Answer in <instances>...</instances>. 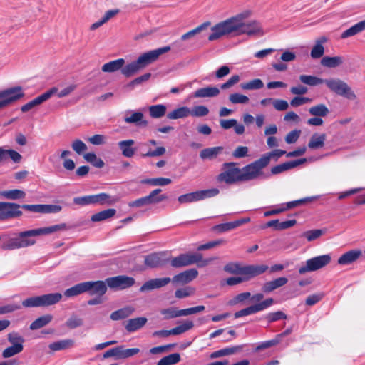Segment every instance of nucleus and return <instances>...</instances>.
I'll list each match as a JSON object with an SVG mask.
<instances>
[{
    "mask_svg": "<svg viewBox=\"0 0 365 365\" xmlns=\"http://www.w3.org/2000/svg\"><path fill=\"white\" fill-rule=\"evenodd\" d=\"M250 12L237 14L219 22L211 28L212 34L208 36L210 41L222 36H238L246 34L250 37H260L264 34L261 23L256 20L247 21Z\"/></svg>",
    "mask_w": 365,
    "mask_h": 365,
    "instance_id": "f257e3e1",
    "label": "nucleus"
},
{
    "mask_svg": "<svg viewBox=\"0 0 365 365\" xmlns=\"http://www.w3.org/2000/svg\"><path fill=\"white\" fill-rule=\"evenodd\" d=\"M66 227V224H60L47 227L22 231L16 237L9 238L3 242L1 249L4 250H14L28 247L36 243V237L49 235L56 231L64 230Z\"/></svg>",
    "mask_w": 365,
    "mask_h": 365,
    "instance_id": "f03ea898",
    "label": "nucleus"
},
{
    "mask_svg": "<svg viewBox=\"0 0 365 365\" xmlns=\"http://www.w3.org/2000/svg\"><path fill=\"white\" fill-rule=\"evenodd\" d=\"M222 167V171L217 176L218 182H225L231 185L237 182H247L259 178L253 162L242 169L237 167L236 163H225Z\"/></svg>",
    "mask_w": 365,
    "mask_h": 365,
    "instance_id": "7ed1b4c3",
    "label": "nucleus"
},
{
    "mask_svg": "<svg viewBox=\"0 0 365 365\" xmlns=\"http://www.w3.org/2000/svg\"><path fill=\"white\" fill-rule=\"evenodd\" d=\"M170 46H167L143 53L137 60L123 66L121 73L127 78H130L137 73L141 69L155 62L160 56L170 51Z\"/></svg>",
    "mask_w": 365,
    "mask_h": 365,
    "instance_id": "20e7f679",
    "label": "nucleus"
},
{
    "mask_svg": "<svg viewBox=\"0 0 365 365\" xmlns=\"http://www.w3.org/2000/svg\"><path fill=\"white\" fill-rule=\"evenodd\" d=\"M21 208L33 212L42 213V205H22L14 202H0V221L19 217L23 215Z\"/></svg>",
    "mask_w": 365,
    "mask_h": 365,
    "instance_id": "39448f33",
    "label": "nucleus"
},
{
    "mask_svg": "<svg viewBox=\"0 0 365 365\" xmlns=\"http://www.w3.org/2000/svg\"><path fill=\"white\" fill-rule=\"evenodd\" d=\"M62 299L61 293H50L40 296L29 297L22 302V306L26 308L45 307L58 303Z\"/></svg>",
    "mask_w": 365,
    "mask_h": 365,
    "instance_id": "423d86ee",
    "label": "nucleus"
},
{
    "mask_svg": "<svg viewBox=\"0 0 365 365\" xmlns=\"http://www.w3.org/2000/svg\"><path fill=\"white\" fill-rule=\"evenodd\" d=\"M324 83L328 88L336 94L343 96L349 100H355L356 94L351 87L344 81L339 78L324 79Z\"/></svg>",
    "mask_w": 365,
    "mask_h": 365,
    "instance_id": "0eeeda50",
    "label": "nucleus"
},
{
    "mask_svg": "<svg viewBox=\"0 0 365 365\" xmlns=\"http://www.w3.org/2000/svg\"><path fill=\"white\" fill-rule=\"evenodd\" d=\"M24 95L22 87L19 86L0 91V110L11 106Z\"/></svg>",
    "mask_w": 365,
    "mask_h": 365,
    "instance_id": "6e6552de",
    "label": "nucleus"
},
{
    "mask_svg": "<svg viewBox=\"0 0 365 365\" xmlns=\"http://www.w3.org/2000/svg\"><path fill=\"white\" fill-rule=\"evenodd\" d=\"M115 200L107 193L102 192L98 195H86L82 197H77L73 199V202L76 205L84 206L87 205H112Z\"/></svg>",
    "mask_w": 365,
    "mask_h": 365,
    "instance_id": "1a4fd4ad",
    "label": "nucleus"
},
{
    "mask_svg": "<svg viewBox=\"0 0 365 365\" xmlns=\"http://www.w3.org/2000/svg\"><path fill=\"white\" fill-rule=\"evenodd\" d=\"M220 191L217 188H212L205 190H198L187 194L182 195L178 197V200L180 204L190 203L205 198L215 197L219 194Z\"/></svg>",
    "mask_w": 365,
    "mask_h": 365,
    "instance_id": "9d476101",
    "label": "nucleus"
},
{
    "mask_svg": "<svg viewBox=\"0 0 365 365\" xmlns=\"http://www.w3.org/2000/svg\"><path fill=\"white\" fill-rule=\"evenodd\" d=\"M202 262L200 253L181 254L175 257H170L169 263L173 267L180 268Z\"/></svg>",
    "mask_w": 365,
    "mask_h": 365,
    "instance_id": "9b49d317",
    "label": "nucleus"
},
{
    "mask_svg": "<svg viewBox=\"0 0 365 365\" xmlns=\"http://www.w3.org/2000/svg\"><path fill=\"white\" fill-rule=\"evenodd\" d=\"M330 262L331 256L329 255L312 257L307 260L305 265L302 266L299 269V273L303 274L307 272L317 271L329 264Z\"/></svg>",
    "mask_w": 365,
    "mask_h": 365,
    "instance_id": "f8f14e48",
    "label": "nucleus"
},
{
    "mask_svg": "<svg viewBox=\"0 0 365 365\" xmlns=\"http://www.w3.org/2000/svg\"><path fill=\"white\" fill-rule=\"evenodd\" d=\"M284 154L287 155L286 151L280 149H276L271 152L264 154L260 158L255 160L253 163L256 168V170H257L259 178L263 176L264 173L262 170L269 164L272 158H274V160L277 161L280 157H282Z\"/></svg>",
    "mask_w": 365,
    "mask_h": 365,
    "instance_id": "ddd939ff",
    "label": "nucleus"
},
{
    "mask_svg": "<svg viewBox=\"0 0 365 365\" xmlns=\"http://www.w3.org/2000/svg\"><path fill=\"white\" fill-rule=\"evenodd\" d=\"M170 257L165 252H154L145 257L144 263L150 268L163 267L169 263Z\"/></svg>",
    "mask_w": 365,
    "mask_h": 365,
    "instance_id": "4468645a",
    "label": "nucleus"
},
{
    "mask_svg": "<svg viewBox=\"0 0 365 365\" xmlns=\"http://www.w3.org/2000/svg\"><path fill=\"white\" fill-rule=\"evenodd\" d=\"M107 285L111 289H125L131 287L135 284V280L133 277L126 275H119L109 277L106 279Z\"/></svg>",
    "mask_w": 365,
    "mask_h": 365,
    "instance_id": "2eb2a0df",
    "label": "nucleus"
},
{
    "mask_svg": "<svg viewBox=\"0 0 365 365\" xmlns=\"http://www.w3.org/2000/svg\"><path fill=\"white\" fill-rule=\"evenodd\" d=\"M58 89L56 87H53L38 97L35 98L32 101L28 102L21 106V110L23 113H26L29 110H31L34 107L41 105L46 101L48 100L53 94L57 93Z\"/></svg>",
    "mask_w": 365,
    "mask_h": 365,
    "instance_id": "dca6fc26",
    "label": "nucleus"
},
{
    "mask_svg": "<svg viewBox=\"0 0 365 365\" xmlns=\"http://www.w3.org/2000/svg\"><path fill=\"white\" fill-rule=\"evenodd\" d=\"M86 292L90 295H97L102 297L107 291L106 282L103 281L84 282Z\"/></svg>",
    "mask_w": 365,
    "mask_h": 365,
    "instance_id": "f3484780",
    "label": "nucleus"
},
{
    "mask_svg": "<svg viewBox=\"0 0 365 365\" xmlns=\"http://www.w3.org/2000/svg\"><path fill=\"white\" fill-rule=\"evenodd\" d=\"M172 282L170 277L155 278L145 282L140 288V292H149L163 287Z\"/></svg>",
    "mask_w": 365,
    "mask_h": 365,
    "instance_id": "a211bd4d",
    "label": "nucleus"
},
{
    "mask_svg": "<svg viewBox=\"0 0 365 365\" xmlns=\"http://www.w3.org/2000/svg\"><path fill=\"white\" fill-rule=\"evenodd\" d=\"M307 162L306 158H300L292 161H287L282 164L273 166L270 170L271 175H275L296 168Z\"/></svg>",
    "mask_w": 365,
    "mask_h": 365,
    "instance_id": "6ab92c4d",
    "label": "nucleus"
},
{
    "mask_svg": "<svg viewBox=\"0 0 365 365\" xmlns=\"http://www.w3.org/2000/svg\"><path fill=\"white\" fill-rule=\"evenodd\" d=\"M197 275L198 271L196 269H190L175 275L172 278V282L173 284H185L194 280Z\"/></svg>",
    "mask_w": 365,
    "mask_h": 365,
    "instance_id": "aec40b11",
    "label": "nucleus"
},
{
    "mask_svg": "<svg viewBox=\"0 0 365 365\" xmlns=\"http://www.w3.org/2000/svg\"><path fill=\"white\" fill-rule=\"evenodd\" d=\"M361 255L362 252L360 250H351L341 255L338 259L337 263L340 265L351 264Z\"/></svg>",
    "mask_w": 365,
    "mask_h": 365,
    "instance_id": "412c9836",
    "label": "nucleus"
},
{
    "mask_svg": "<svg viewBox=\"0 0 365 365\" xmlns=\"http://www.w3.org/2000/svg\"><path fill=\"white\" fill-rule=\"evenodd\" d=\"M269 269L265 264L247 265L244 266V275L247 277V281L250 279L264 273Z\"/></svg>",
    "mask_w": 365,
    "mask_h": 365,
    "instance_id": "4be33fe9",
    "label": "nucleus"
},
{
    "mask_svg": "<svg viewBox=\"0 0 365 365\" xmlns=\"http://www.w3.org/2000/svg\"><path fill=\"white\" fill-rule=\"evenodd\" d=\"M220 93V89L216 86H207L196 90L192 93L193 98H213L217 96Z\"/></svg>",
    "mask_w": 365,
    "mask_h": 365,
    "instance_id": "5701e85b",
    "label": "nucleus"
},
{
    "mask_svg": "<svg viewBox=\"0 0 365 365\" xmlns=\"http://www.w3.org/2000/svg\"><path fill=\"white\" fill-rule=\"evenodd\" d=\"M134 144L133 140L128 139L118 142V145L124 157L132 158L136 151V148L133 147Z\"/></svg>",
    "mask_w": 365,
    "mask_h": 365,
    "instance_id": "b1692460",
    "label": "nucleus"
},
{
    "mask_svg": "<svg viewBox=\"0 0 365 365\" xmlns=\"http://www.w3.org/2000/svg\"><path fill=\"white\" fill-rule=\"evenodd\" d=\"M288 282L287 278L284 277H279L274 280L265 282L262 287V291L264 293H269L274 290L283 287Z\"/></svg>",
    "mask_w": 365,
    "mask_h": 365,
    "instance_id": "393cba45",
    "label": "nucleus"
},
{
    "mask_svg": "<svg viewBox=\"0 0 365 365\" xmlns=\"http://www.w3.org/2000/svg\"><path fill=\"white\" fill-rule=\"evenodd\" d=\"M327 135L325 133H314L308 143V148L311 150H317L324 146Z\"/></svg>",
    "mask_w": 365,
    "mask_h": 365,
    "instance_id": "a878e982",
    "label": "nucleus"
},
{
    "mask_svg": "<svg viewBox=\"0 0 365 365\" xmlns=\"http://www.w3.org/2000/svg\"><path fill=\"white\" fill-rule=\"evenodd\" d=\"M147 318L144 317L130 319L126 322L125 328L129 333L134 332L141 329L147 323Z\"/></svg>",
    "mask_w": 365,
    "mask_h": 365,
    "instance_id": "bb28decb",
    "label": "nucleus"
},
{
    "mask_svg": "<svg viewBox=\"0 0 365 365\" xmlns=\"http://www.w3.org/2000/svg\"><path fill=\"white\" fill-rule=\"evenodd\" d=\"M365 31V19L353 25L349 29L343 31L341 34V38L345 39L354 36Z\"/></svg>",
    "mask_w": 365,
    "mask_h": 365,
    "instance_id": "cd10ccee",
    "label": "nucleus"
},
{
    "mask_svg": "<svg viewBox=\"0 0 365 365\" xmlns=\"http://www.w3.org/2000/svg\"><path fill=\"white\" fill-rule=\"evenodd\" d=\"M134 310V308L132 307H125L112 312L110 317L113 321L124 319L130 316Z\"/></svg>",
    "mask_w": 365,
    "mask_h": 365,
    "instance_id": "c85d7f7f",
    "label": "nucleus"
},
{
    "mask_svg": "<svg viewBox=\"0 0 365 365\" xmlns=\"http://www.w3.org/2000/svg\"><path fill=\"white\" fill-rule=\"evenodd\" d=\"M53 319V316L50 314H47L45 315H43L41 317H39L36 319H35L31 324H30V329L31 330H36L38 329H41L45 326H46L48 324H49Z\"/></svg>",
    "mask_w": 365,
    "mask_h": 365,
    "instance_id": "c756f323",
    "label": "nucleus"
},
{
    "mask_svg": "<svg viewBox=\"0 0 365 365\" xmlns=\"http://www.w3.org/2000/svg\"><path fill=\"white\" fill-rule=\"evenodd\" d=\"M125 64V60L123 58H118L105 63L102 66V71L103 72L112 73L118 70H122L123 66Z\"/></svg>",
    "mask_w": 365,
    "mask_h": 365,
    "instance_id": "7c9ffc66",
    "label": "nucleus"
},
{
    "mask_svg": "<svg viewBox=\"0 0 365 365\" xmlns=\"http://www.w3.org/2000/svg\"><path fill=\"white\" fill-rule=\"evenodd\" d=\"M190 108L187 106H182L167 114V118L170 120L185 118L190 115Z\"/></svg>",
    "mask_w": 365,
    "mask_h": 365,
    "instance_id": "2f4dec72",
    "label": "nucleus"
},
{
    "mask_svg": "<svg viewBox=\"0 0 365 365\" xmlns=\"http://www.w3.org/2000/svg\"><path fill=\"white\" fill-rule=\"evenodd\" d=\"M242 349V346H232V347H227V348L220 349V350L212 352L210 354V359H215V358H219V357H222L224 356L232 355V354H235L237 351H241Z\"/></svg>",
    "mask_w": 365,
    "mask_h": 365,
    "instance_id": "473e14b6",
    "label": "nucleus"
},
{
    "mask_svg": "<svg viewBox=\"0 0 365 365\" xmlns=\"http://www.w3.org/2000/svg\"><path fill=\"white\" fill-rule=\"evenodd\" d=\"M116 213V210L113 208H109L97 212L91 216L92 222H101L113 217Z\"/></svg>",
    "mask_w": 365,
    "mask_h": 365,
    "instance_id": "72a5a7b5",
    "label": "nucleus"
},
{
    "mask_svg": "<svg viewBox=\"0 0 365 365\" xmlns=\"http://www.w3.org/2000/svg\"><path fill=\"white\" fill-rule=\"evenodd\" d=\"M0 196L7 200H16L24 199L26 193L23 190L15 189L1 191Z\"/></svg>",
    "mask_w": 365,
    "mask_h": 365,
    "instance_id": "f704fd0d",
    "label": "nucleus"
},
{
    "mask_svg": "<svg viewBox=\"0 0 365 365\" xmlns=\"http://www.w3.org/2000/svg\"><path fill=\"white\" fill-rule=\"evenodd\" d=\"M222 150L223 148L221 146L205 148L200 152V157L202 160H211L216 158L222 151Z\"/></svg>",
    "mask_w": 365,
    "mask_h": 365,
    "instance_id": "c9c22d12",
    "label": "nucleus"
},
{
    "mask_svg": "<svg viewBox=\"0 0 365 365\" xmlns=\"http://www.w3.org/2000/svg\"><path fill=\"white\" fill-rule=\"evenodd\" d=\"M162 192V190L160 188L155 189L150 192V193L146 196L147 200L150 204L151 205H155L158 204L165 200H167L168 197L165 195H160V193Z\"/></svg>",
    "mask_w": 365,
    "mask_h": 365,
    "instance_id": "e433bc0d",
    "label": "nucleus"
},
{
    "mask_svg": "<svg viewBox=\"0 0 365 365\" xmlns=\"http://www.w3.org/2000/svg\"><path fill=\"white\" fill-rule=\"evenodd\" d=\"M343 63L341 56H324L321 60V64L327 68H336Z\"/></svg>",
    "mask_w": 365,
    "mask_h": 365,
    "instance_id": "4c0bfd02",
    "label": "nucleus"
},
{
    "mask_svg": "<svg viewBox=\"0 0 365 365\" xmlns=\"http://www.w3.org/2000/svg\"><path fill=\"white\" fill-rule=\"evenodd\" d=\"M210 25V21L204 22L203 24H200V26H197L194 29L184 34L181 36L182 41H187L190 39H192L194 38L197 34H200L202 31L205 30L206 28H207Z\"/></svg>",
    "mask_w": 365,
    "mask_h": 365,
    "instance_id": "58836bf2",
    "label": "nucleus"
},
{
    "mask_svg": "<svg viewBox=\"0 0 365 365\" xmlns=\"http://www.w3.org/2000/svg\"><path fill=\"white\" fill-rule=\"evenodd\" d=\"M73 341L72 339L60 340L49 344V349L53 351L63 350L71 348L73 346Z\"/></svg>",
    "mask_w": 365,
    "mask_h": 365,
    "instance_id": "ea45409f",
    "label": "nucleus"
},
{
    "mask_svg": "<svg viewBox=\"0 0 365 365\" xmlns=\"http://www.w3.org/2000/svg\"><path fill=\"white\" fill-rule=\"evenodd\" d=\"M309 113L313 116L325 117L329 114V110L324 104L321 103L309 108Z\"/></svg>",
    "mask_w": 365,
    "mask_h": 365,
    "instance_id": "a19ab883",
    "label": "nucleus"
},
{
    "mask_svg": "<svg viewBox=\"0 0 365 365\" xmlns=\"http://www.w3.org/2000/svg\"><path fill=\"white\" fill-rule=\"evenodd\" d=\"M150 115L153 118H160L166 113V106L163 104L151 106L148 108Z\"/></svg>",
    "mask_w": 365,
    "mask_h": 365,
    "instance_id": "79ce46f5",
    "label": "nucleus"
},
{
    "mask_svg": "<svg viewBox=\"0 0 365 365\" xmlns=\"http://www.w3.org/2000/svg\"><path fill=\"white\" fill-rule=\"evenodd\" d=\"M84 292H86L85 283L81 282L67 289L64 292V295L67 297H71L79 295Z\"/></svg>",
    "mask_w": 365,
    "mask_h": 365,
    "instance_id": "37998d69",
    "label": "nucleus"
},
{
    "mask_svg": "<svg viewBox=\"0 0 365 365\" xmlns=\"http://www.w3.org/2000/svg\"><path fill=\"white\" fill-rule=\"evenodd\" d=\"M143 114L140 112H134L130 116H126L124 119L127 123H136L146 126L148 125L147 120H143Z\"/></svg>",
    "mask_w": 365,
    "mask_h": 365,
    "instance_id": "c03bdc74",
    "label": "nucleus"
},
{
    "mask_svg": "<svg viewBox=\"0 0 365 365\" xmlns=\"http://www.w3.org/2000/svg\"><path fill=\"white\" fill-rule=\"evenodd\" d=\"M299 80L302 83L311 86H317L324 82V79L323 78L309 75H301Z\"/></svg>",
    "mask_w": 365,
    "mask_h": 365,
    "instance_id": "a18cd8bd",
    "label": "nucleus"
},
{
    "mask_svg": "<svg viewBox=\"0 0 365 365\" xmlns=\"http://www.w3.org/2000/svg\"><path fill=\"white\" fill-rule=\"evenodd\" d=\"M263 86L264 83L259 78H255L240 84V87L243 90H259L262 88Z\"/></svg>",
    "mask_w": 365,
    "mask_h": 365,
    "instance_id": "49530a36",
    "label": "nucleus"
},
{
    "mask_svg": "<svg viewBox=\"0 0 365 365\" xmlns=\"http://www.w3.org/2000/svg\"><path fill=\"white\" fill-rule=\"evenodd\" d=\"M180 361V355L178 353H173L162 358L157 365H174Z\"/></svg>",
    "mask_w": 365,
    "mask_h": 365,
    "instance_id": "de8ad7c7",
    "label": "nucleus"
},
{
    "mask_svg": "<svg viewBox=\"0 0 365 365\" xmlns=\"http://www.w3.org/2000/svg\"><path fill=\"white\" fill-rule=\"evenodd\" d=\"M190 115L195 118H200L207 116L210 111L207 106L200 105L193 106L191 109L190 108Z\"/></svg>",
    "mask_w": 365,
    "mask_h": 365,
    "instance_id": "09e8293b",
    "label": "nucleus"
},
{
    "mask_svg": "<svg viewBox=\"0 0 365 365\" xmlns=\"http://www.w3.org/2000/svg\"><path fill=\"white\" fill-rule=\"evenodd\" d=\"M194 327L192 321H185L182 324L177 326L171 329L172 335H179L191 329Z\"/></svg>",
    "mask_w": 365,
    "mask_h": 365,
    "instance_id": "8fccbe9b",
    "label": "nucleus"
},
{
    "mask_svg": "<svg viewBox=\"0 0 365 365\" xmlns=\"http://www.w3.org/2000/svg\"><path fill=\"white\" fill-rule=\"evenodd\" d=\"M67 328L73 329L83 325V319L76 314H72L65 323Z\"/></svg>",
    "mask_w": 365,
    "mask_h": 365,
    "instance_id": "3c124183",
    "label": "nucleus"
},
{
    "mask_svg": "<svg viewBox=\"0 0 365 365\" xmlns=\"http://www.w3.org/2000/svg\"><path fill=\"white\" fill-rule=\"evenodd\" d=\"M224 270L230 274L244 275V266L238 263H228L224 267Z\"/></svg>",
    "mask_w": 365,
    "mask_h": 365,
    "instance_id": "603ef678",
    "label": "nucleus"
},
{
    "mask_svg": "<svg viewBox=\"0 0 365 365\" xmlns=\"http://www.w3.org/2000/svg\"><path fill=\"white\" fill-rule=\"evenodd\" d=\"M84 159L91 163L93 166L101 168L104 166V162L102 159L97 158L94 153H88L84 155Z\"/></svg>",
    "mask_w": 365,
    "mask_h": 365,
    "instance_id": "864d4df0",
    "label": "nucleus"
},
{
    "mask_svg": "<svg viewBox=\"0 0 365 365\" xmlns=\"http://www.w3.org/2000/svg\"><path fill=\"white\" fill-rule=\"evenodd\" d=\"M24 346L23 345H17L11 346L7 347L3 351L2 356L4 358H9L23 351Z\"/></svg>",
    "mask_w": 365,
    "mask_h": 365,
    "instance_id": "5fc2aeb1",
    "label": "nucleus"
},
{
    "mask_svg": "<svg viewBox=\"0 0 365 365\" xmlns=\"http://www.w3.org/2000/svg\"><path fill=\"white\" fill-rule=\"evenodd\" d=\"M324 233V230L320 229H315L303 232L302 237H306L309 242H311L320 237Z\"/></svg>",
    "mask_w": 365,
    "mask_h": 365,
    "instance_id": "6e6d98bb",
    "label": "nucleus"
},
{
    "mask_svg": "<svg viewBox=\"0 0 365 365\" xmlns=\"http://www.w3.org/2000/svg\"><path fill=\"white\" fill-rule=\"evenodd\" d=\"M229 100L233 104H246L249 102V98L247 96L238 93L230 94Z\"/></svg>",
    "mask_w": 365,
    "mask_h": 365,
    "instance_id": "4d7b16f0",
    "label": "nucleus"
},
{
    "mask_svg": "<svg viewBox=\"0 0 365 365\" xmlns=\"http://www.w3.org/2000/svg\"><path fill=\"white\" fill-rule=\"evenodd\" d=\"M315 197H305L303 199L291 201L286 204L285 207H283L284 209H285V211L287 210H290L292 208H294L297 206H300L306 202H312L314 200H315Z\"/></svg>",
    "mask_w": 365,
    "mask_h": 365,
    "instance_id": "13d9d810",
    "label": "nucleus"
},
{
    "mask_svg": "<svg viewBox=\"0 0 365 365\" xmlns=\"http://www.w3.org/2000/svg\"><path fill=\"white\" fill-rule=\"evenodd\" d=\"M195 291V288L191 287L180 288L175 291V296L176 298L182 299L194 294Z\"/></svg>",
    "mask_w": 365,
    "mask_h": 365,
    "instance_id": "bf43d9fd",
    "label": "nucleus"
},
{
    "mask_svg": "<svg viewBox=\"0 0 365 365\" xmlns=\"http://www.w3.org/2000/svg\"><path fill=\"white\" fill-rule=\"evenodd\" d=\"M205 309V306L200 305V306L190 307V308H187V309H180V310H178V317L187 316V315L193 314L195 313H198V312L204 311Z\"/></svg>",
    "mask_w": 365,
    "mask_h": 365,
    "instance_id": "052dcab7",
    "label": "nucleus"
},
{
    "mask_svg": "<svg viewBox=\"0 0 365 365\" xmlns=\"http://www.w3.org/2000/svg\"><path fill=\"white\" fill-rule=\"evenodd\" d=\"M258 309H257V305L256 304H254V305H252V306H250L247 308H245V309H242L238 312H236L235 313V318H240V317H244V316H247V315H250V314H255V313H257L258 312Z\"/></svg>",
    "mask_w": 365,
    "mask_h": 365,
    "instance_id": "680f3d73",
    "label": "nucleus"
},
{
    "mask_svg": "<svg viewBox=\"0 0 365 365\" xmlns=\"http://www.w3.org/2000/svg\"><path fill=\"white\" fill-rule=\"evenodd\" d=\"M8 341L14 346L15 344L23 345L24 338L16 331H12L7 335Z\"/></svg>",
    "mask_w": 365,
    "mask_h": 365,
    "instance_id": "e2e57ef3",
    "label": "nucleus"
},
{
    "mask_svg": "<svg viewBox=\"0 0 365 365\" xmlns=\"http://www.w3.org/2000/svg\"><path fill=\"white\" fill-rule=\"evenodd\" d=\"M120 346V358L127 359L131 357L140 352V349L138 348L126 349H125L123 346Z\"/></svg>",
    "mask_w": 365,
    "mask_h": 365,
    "instance_id": "0e129e2a",
    "label": "nucleus"
},
{
    "mask_svg": "<svg viewBox=\"0 0 365 365\" xmlns=\"http://www.w3.org/2000/svg\"><path fill=\"white\" fill-rule=\"evenodd\" d=\"M287 318V314L282 311L271 312L266 316V319L269 323H272L280 319H286Z\"/></svg>",
    "mask_w": 365,
    "mask_h": 365,
    "instance_id": "69168bd1",
    "label": "nucleus"
},
{
    "mask_svg": "<svg viewBox=\"0 0 365 365\" xmlns=\"http://www.w3.org/2000/svg\"><path fill=\"white\" fill-rule=\"evenodd\" d=\"M324 53V48L321 43H316L310 53V56L312 58H321Z\"/></svg>",
    "mask_w": 365,
    "mask_h": 365,
    "instance_id": "338daca9",
    "label": "nucleus"
},
{
    "mask_svg": "<svg viewBox=\"0 0 365 365\" xmlns=\"http://www.w3.org/2000/svg\"><path fill=\"white\" fill-rule=\"evenodd\" d=\"M73 150L78 155L87 150V145L81 140H75L71 145Z\"/></svg>",
    "mask_w": 365,
    "mask_h": 365,
    "instance_id": "774afa93",
    "label": "nucleus"
}]
</instances>
